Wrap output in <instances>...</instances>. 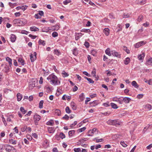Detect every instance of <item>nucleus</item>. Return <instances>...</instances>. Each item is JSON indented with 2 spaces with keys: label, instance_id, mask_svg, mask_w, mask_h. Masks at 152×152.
Instances as JSON below:
<instances>
[{
  "label": "nucleus",
  "instance_id": "nucleus-39",
  "mask_svg": "<svg viewBox=\"0 0 152 152\" xmlns=\"http://www.w3.org/2000/svg\"><path fill=\"white\" fill-rule=\"evenodd\" d=\"M49 29L48 28H44L42 29V31L43 32H48L49 31Z\"/></svg>",
  "mask_w": 152,
  "mask_h": 152
},
{
  "label": "nucleus",
  "instance_id": "nucleus-23",
  "mask_svg": "<svg viewBox=\"0 0 152 152\" xmlns=\"http://www.w3.org/2000/svg\"><path fill=\"white\" fill-rule=\"evenodd\" d=\"M9 142L10 143L13 145H15L16 144V141L12 139H9Z\"/></svg>",
  "mask_w": 152,
  "mask_h": 152
},
{
  "label": "nucleus",
  "instance_id": "nucleus-33",
  "mask_svg": "<svg viewBox=\"0 0 152 152\" xmlns=\"http://www.w3.org/2000/svg\"><path fill=\"white\" fill-rule=\"evenodd\" d=\"M110 104L111 106L113 109H116L118 108V107L116 104L113 103H111Z\"/></svg>",
  "mask_w": 152,
  "mask_h": 152
},
{
  "label": "nucleus",
  "instance_id": "nucleus-16",
  "mask_svg": "<svg viewBox=\"0 0 152 152\" xmlns=\"http://www.w3.org/2000/svg\"><path fill=\"white\" fill-rule=\"evenodd\" d=\"M6 60L9 63L10 66H11L12 65V60L11 59L7 57L6 58Z\"/></svg>",
  "mask_w": 152,
  "mask_h": 152
},
{
  "label": "nucleus",
  "instance_id": "nucleus-17",
  "mask_svg": "<svg viewBox=\"0 0 152 152\" xmlns=\"http://www.w3.org/2000/svg\"><path fill=\"white\" fill-rule=\"evenodd\" d=\"M9 66L7 65H5L4 66V68L3 69V71L5 72H7L9 71Z\"/></svg>",
  "mask_w": 152,
  "mask_h": 152
},
{
  "label": "nucleus",
  "instance_id": "nucleus-30",
  "mask_svg": "<svg viewBox=\"0 0 152 152\" xmlns=\"http://www.w3.org/2000/svg\"><path fill=\"white\" fill-rule=\"evenodd\" d=\"M105 53L109 56H110L111 55L112 53H111L110 51V49L109 48H107L105 51Z\"/></svg>",
  "mask_w": 152,
  "mask_h": 152
},
{
  "label": "nucleus",
  "instance_id": "nucleus-5",
  "mask_svg": "<svg viewBox=\"0 0 152 152\" xmlns=\"http://www.w3.org/2000/svg\"><path fill=\"white\" fill-rule=\"evenodd\" d=\"M37 53L36 52H34L33 54H31L30 55V60L31 62H34L36 58Z\"/></svg>",
  "mask_w": 152,
  "mask_h": 152
},
{
  "label": "nucleus",
  "instance_id": "nucleus-38",
  "mask_svg": "<svg viewBox=\"0 0 152 152\" xmlns=\"http://www.w3.org/2000/svg\"><path fill=\"white\" fill-rule=\"evenodd\" d=\"M54 54H56L57 56H59L61 54V52L57 49L54 50Z\"/></svg>",
  "mask_w": 152,
  "mask_h": 152
},
{
  "label": "nucleus",
  "instance_id": "nucleus-9",
  "mask_svg": "<svg viewBox=\"0 0 152 152\" xmlns=\"http://www.w3.org/2000/svg\"><path fill=\"white\" fill-rule=\"evenodd\" d=\"M90 105L91 107H95L98 104V101L97 100H94L92 102L90 103Z\"/></svg>",
  "mask_w": 152,
  "mask_h": 152
},
{
  "label": "nucleus",
  "instance_id": "nucleus-31",
  "mask_svg": "<svg viewBox=\"0 0 152 152\" xmlns=\"http://www.w3.org/2000/svg\"><path fill=\"white\" fill-rule=\"evenodd\" d=\"M62 74L63 75V76L64 77H68L69 75V74L67 73L65 71H63L62 73Z\"/></svg>",
  "mask_w": 152,
  "mask_h": 152
},
{
  "label": "nucleus",
  "instance_id": "nucleus-48",
  "mask_svg": "<svg viewBox=\"0 0 152 152\" xmlns=\"http://www.w3.org/2000/svg\"><path fill=\"white\" fill-rule=\"evenodd\" d=\"M96 69H95L94 68L93 69V70L91 72V74L92 75L93 77H95L96 76Z\"/></svg>",
  "mask_w": 152,
  "mask_h": 152
},
{
  "label": "nucleus",
  "instance_id": "nucleus-3",
  "mask_svg": "<svg viewBox=\"0 0 152 152\" xmlns=\"http://www.w3.org/2000/svg\"><path fill=\"white\" fill-rule=\"evenodd\" d=\"M19 24L21 26L24 25L26 24L27 22L26 19L23 18H19Z\"/></svg>",
  "mask_w": 152,
  "mask_h": 152
},
{
  "label": "nucleus",
  "instance_id": "nucleus-8",
  "mask_svg": "<svg viewBox=\"0 0 152 152\" xmlns=\"http://www.w3.org/2000/svg\"><path fill=\"white\" fill-rule=\"evenodd\" d=\"M34 121H39L41 119V116L39 115L36 113L33 116Z\"/></svg>",
  "mask_w": 152,
  "mask_h": 152
},
{
  "label": "nucleus",
  "instance_id": "nucleus-46",
  "mask_svg": "<svg viewBox=\"0 0 152 152\" xmlns=\"http://www.w3.org/2000/svg\"><path fill=\"white\" fill-rule=\"evenodd\" d=\"M44 102V101L43 100L40 101L39 102V107L40 109H41L43 107V104Z\"/></svg>",
  "mask_w": 152,
  "mask_h": 152
},
{
  "label": "nucleus",
  "instance_id": "nucleus-56",
  "mask_svg": "<svg viewBox=\"0 0 152 152\" xmlns=\"http://www.w3.org/2000/svg\"><path fill=\"white\" fill-rule=\"evenodd\" d=\"M130 15L128 13L126 14L124 13L123 16V18H127L129 17Z\"/></svg>",
  "mask_w": 152,
  "mask_h": 152
},
{
  "label": "nucleus",
  "instance_id": "nucleus-42",
  "mask_svg": "<svg viewBox=\"0 0 152 152\" xmlns=\"http://www.w3.org/2000/svg\"><path fill=\"white\" fill-rule=\"evenodd\" d=\"M65 111L67 113H70L71 112V110H70L69 107L68 106L66 107L65 108Z\"/></svg>",
  "mask_w": 152,
  "mask_h": 152
},
{
  "label": "nucleus",
  "instance_id": "nucleus-25",
  "mask_svg": "<svg viewBox=\"0 0 152 152\" xmlns=\"http://www.w3.org/2000/svg\"><path fill=\"white\" fill-rule=\"evenodd\" d=\"M144 56L145 54L144 53H142L141 54H140L138 56L139 60H143L144 58Z\"/></svg>",
  "mask_w": 152,
  "mask_h": 152
},
{
  "label": "nucleus",
  "instance_id": "nucleus-14",
  "mask_svg": "<svg viewBox=\"0 0 152 152\" xmlns=\"http://www.w3.org/2000/svg\"><path fill=\"white\" fill-rule=\"evenodd\" d=\"M85 98L84 94L83 93H81L79 96V99L80 100V101L82 102L83 101Z\"/></svg>",
  "mask_w": 152,
  "mask_h": 152
},
{
  "label": "nucleus",
  "instance_id": "nucleus-45",
  "mask_svg": "<svg viewBox=\"0 0 152 152\" xmlns=\"http://www.w3.org/2000/svg\"><path fill=\"white\" fill-rule=\"evenodd\" d=\"M123 49L127 54H129L130 53V52L129 50L127 49L126 46H124Z\"/></svg>",
  "mask_w": 152,
  "mask_h": 152
},
{
  "label": "nucleus",
  "instance_id": "nucleus-63",
  "mask_svg": "<svg viewBox=\"0 0 152 152\" xmlns=\"http://www.w3.org/2000/svg\"><path fill=\"white\" fill-rule=\"evenodd\" d=\"M141 46L139 42L136 43L134 45V46L136 48H137L139 47H140Z\"/></svg>",
  "mask_w": 152,
  "mask_h": 152
},
{
  "label": "nucleus",
  "instance_id": "nucleus-15",
  "mask_svg": "<svg viewBox=\"0 0 152 152\" xmlns=\"http://www.w3.org/2000/svg\"><path fill=\"white\" fill-rule=\"evenodd\" d=\"M103 31L104 33L106 36H108L109 35L110 30L109 28H104Z\"/></svg>",
  "mask_w": 152,
  "mask_h": 152
},
{
  "label": "nucleus",
  "instance_id": "nucleus-34",
  "mask_svg": "<svg viewBox=\"0 0 152 152\" xmlns=\"http://www.w3.org/2000/svg\"><path fill=\"white\" fill-rule=\"evenodd\" d=\"M84 78L87 79L90 83H93L94 82V81L91 78H88L86 77H85Z\"/></svg>",
  "mask_w": 152,
  "mask_h": 152
},
{
  "label": "nucleus",
  "instance_id": "nucleus-32",
  "mask_svg": "<svg viewBox=\"0 0 152 152\" xmlns=\"http://www.w3.org/2000/svg\"><path fill=\"white\" fill-rule=\"evenodd\" d=\"M18 61L22 65H23L24 64V60L21 58H19Z\"/></svg>",
  "mask_w": 152,
  "mask_h": 152
},
{
  "label": "nucleus",
  "instance_id": "nucleus-20",
  "mask_svg": "<svg viewBox=\"0 0 152 152\" xmlns=\"http://www.w3.org/2000/svg\"><path fill=\"white\" fill-rule=\"evenodd\" d=\"M132 85L135 88H138L139 86L135 81H133L132 83Z\"/></svg>",
  "mask_w": 152,
  "mask_h": 152
},
{
  "label": "nucleus",
  "instance_id": "nucleus-35",
  "mask_svg": "<svg viewBox=\"0 0 152 152\" xmlns=\"http://www.w3.org/2000/svg\"><path fill=\"white\" fill-rule=\"evenodd\" d=\"M20 110L23 114H25L26 112V111L25 110L24 108L22 107H20Z\"/></svg>",
  "mask_w": 152,
  "mask_h": 152
},
{
  "label": "nucleus",
  "instance_id": "nucleus-44",
  "mask_svg": "<svg viewBox=\"0 0 152 152\" xmlns=\"http://www.w3.org/2000/svg\"><path fill=\"white\" fill-rule=\"evenodd\" d=\"M71 106L72 107V109L73 110H75L76 109V107L75 105V104L74 102H72L71 103Z\"/></svg>",
  "mask_w": 152,
  "mask_h": 152
},
{
  "label": "nucleus",
  "instance_id": "nucleus-22",
  "mask_svg": "<svg viewBox=\"0 0 152 152\" xmlns=\"http://www.w3.org/2000/svg\"><path fill=\"white\" fill-rule=\"evenodd\" d=\"M30 30L32 31H39V30L38 28H37L34 26H33L32 27H31L30 28Z\"/></svg>",
  "mask_w": 152,
  "mask_h": 152
},
{
  "label": "nucleus",
  "instance_id": "nucleus-26",
  "mask_svg": "<svg viewBox=\"0 0 152 152\" xmlns=\"http://www.w3.org/2000/svg\"><path fill=\"white\" fill-rule=\"evenodd\" d=\"M88 139L87 138H83L79 140V142H81L82 144L84 143L85 141L88 140Z\"/></svg>",
  "mask_w": 152,
  "mask_h": 152
},
{
  "label": "nucleus",
  "instance_id": "nucleus-12",
  "mask_svg": "<svg viewBox=\"0 0 152 152\" xmlns=\"http://www.w3.org/2000/svg\"><path fill=\"white\" fill-rule=\"evenodd\" d=\"M48 132L50 133H53L55 131L54 128L53 127H48Z\"/></svg>",
  "mask_w": 152,
  "mask_h": 152
},
{
  "label": "nucleus",
  "instance_id": "nucleus-28",
  "mask_svg": "<svg viewBox=\"0 0 152 152\" xmlns=\"http://www.w3.org/2000/svg\"><path fill=\"white\" fill-rule=\"evenodd\" d=\"M55 114L56 115L60 116L61 115V111L58 109H56L55 110Z\"/></svg>",
  "mask_w": 152,
  "mask_h": 152
},
{
  "label": "nucleus",
  "instance_id": "nucleus-6",
  "mask_svg": "<svg viewBox=\"0 0 152 152\" xmlns=\"http://www.w3.org/2000/svg\"><path fill=\"white\" fill-rule=\"evenodd\" d=\"M57 77L53 74H52L50 75L47 78V79L48 80H55L57 79Z\"/></svg>",
  "mask_w": 152,
  "mask_h": 152
},
{
  "label": "nucleus",
  "instance_id": "nucleus-59",
  "mask_svg": "<svg viewBox=\"0 0 152 152\" xmlns=\"http://www.w3.org/2000/svg\"><path fill=\"white\" fill-rule=\"evenodd\" d=\"M4 93L7 94L9 92V91H11V90L7 88H5L4 89Z\"/></svg>",
  "mask_w": 152,
  "mask_h": 152
},
{
  "label": "nucleus",
  "instance_id": "nucleus-57",
  "mask_svg": "<svg viewBox=\"0 0 152 152\" xmlns=\"http://www.w3.org/2000/svg\"><path fill=\"white\" fill-rule=\"evenodd\" d=\"M143 19V17L142 15H140L139 16L138 18L137 19V21L138 22H140Z\"/></svg>",
  "mask_w": 152,
  "mask_h": 152
},
{
  "label": "nucleus",
  "instance_id": "nucleus-10",
  "mask_svg": "<svg viewBox=\"0 0 152 152\" xmlns=\"http://www.w3.org/2000/svg\"><path fill=\"white\" fill-rule=\"evenodd\" d=\"M131 100V99L129 97H123V102L125 103H129Z\"/></svg>",
  "mask_w": 152,
  "mask_h": 152
},
{
  "label": "nucleus",
  "instance_id": "nucleus-21",
  "mask_svg": "<svg viewBox=\"0 0 152 152\" xmlns=\"http://www.w3.org/2000/svg\"><path fill=\"white\" fill-rule=\"evenodd\" d=\"M54 124L53 121L52 120H50L48 121L46 123V124L49 126H53Z\"/></svg>",
  "mask_w": 152,
  "mask_h": 152
},
{
  "label": "nucleus",
  "instance_id": "nucleus-49",
  "mask_svg": "<svg viewBox=\"0 0 152 152\" xmlns=\"http://www.w3.org/2000/svg\"><path fill=\"white\" fill-rule=\"evenodd\" d=\"M97 130V129L96 128H94L92 129V130H89L88 132V133H92V134H94L96 131Z\"/></svg>",
  "mask_w": 152,
  "mask_h": 152
},
{
  "label": "nucleus",
  "instance_id": "nucleus-29",
  "mask_svg": "<svg viewBox=\"0 0 152 152\" xmlns=\"http://www.w3.org/2000/svg\"><path fill=\"white\" fill-rule=\"evenodd\" d=\"M118 102L120 104H122L123 103V97H121L118 98Z\"/></svg>",
  "mask_w": 152,
  "mask_h": 152
},
{
  "label": "nucleus",
  "instance_id": "nucleus-43",
  "mask_svg": "<svg viewBox=\"0 0 152 152\" xmlns=\"http://www.w3.org/2000/svg\"><path fill=\"white\" fill-rule=\"evenodd\" d=\"M86 129L85 127H83L77 130V132H81L85 131Z\"/></svg>",
  "mask_w": 152,
  "mask_h": 152
},
{
  "label": "nucleus",
  "instance_id": "nucleus-27",
  "mask_svg": "<svg viewBox=\"0 0 152 152\" xmlns=\"http://www.w3.org/2000/svg\"><path fill=\"white\" fill-rule=\"evenodd\" d=\"M81 32H83L86 33H89L91 32V30L89 29H83L81 30Z\"/></svg>",
  "mask_w": 152,
  "mask_h": 152
},
{
  "label": "nucleus",
  "instance_id": "nucleus-1",
  "mask_svg": "<svg viewBox=\"0 0 152 152\" xmlns=\"http://www.w3.org/2000/svg\"><path fill=\"white\" fill-rule=\"evenodd\" d=\"M107 124L110 125L115 126L120 125L119 122L116 120H109L107 121Z\"/></svg>",
  "mask_w": 152,
  "mask_h": 152
},
{
  "label": "nucleus",
  "instance_id": "nucleus-40",
  "mask_svg": "<svg viewBox=\"0 0 152 152\" xmlns=\"http://www.w3.org/2000/svg\"><path fill=\"white\" fill-rule=\"evenodd\" d=\"M4 147L6 148V145L0 144V152H2V150L4 149Z\"/></svg>",
  "mask_w": 152,
  "mask_h": 152
},
{
  "label": "nucleus",
  "instance_id": "nucleus-51",
  "mask_svg": "<svg viewBox=\"0 0 152 152\" xmlns=\"http://www.w3.org/2000/svg\"><path fill=\"white\" fill-rule=\"evenodd\" d=\"M19 19H15L13 20V24H15L18 23L19 24Z\"/></svg>",
  "mask_w": 152,
  "mask_h": 152
},
{
  "label": "nucleus",
  "instance_id": "nucleus-18",
  "mask_svg": "<svg viewBox=\"0 0 152 152\" xmlns=\"http://www.w3.org/2000/svg\"><path fill=\"white\" fill-rule=\"evenodd\" d=\"M17 100L18 101H20L22 98V95L20 93H18L17 95Z\"/></svg>",
  "mask_w": 152,
  "mask_h": 152
},
{
  "label": "nucleus",
  "instance_id": "nucleus-62",
  "mask_svg": "<svg viewBox=\"0 0 152 152\" xmlns=\"http://www.w3.org/2000/svg\"><path fill=\"white\" fill-rule=\"evenodd\" d=\"M121 144L124 147H126L127 145L124 141H121L120 142Z\"/></svg>",
  "mask_w": 152,
  "mask_h": 152
},
{
  "label": "nucleus",
  "instance_id": "nucleus-47",
  "mask_svg": "<svg viewBox=\"0 0 152 152\" xmlns=\"http://www.w3.org/2000/svg\"><path fill=\"white\" fill-rule=\"evenodd\" d=\"M59 137L62 139L65 137V135L63 132H61L59 134Z\"/></svg>",
  "mask_w": 152,
  "mask_h": 152
},
{
  "label": "nucleus",
  "instance_id": "nucleus-4",
  "mask_svg": "<svg viewBox=\"0 0 152 152\" xmlns=\"http://www.w3.org/2000/svg\"><path fill=\"white\" fill-rule=\"evenodd\" d=\"M50 82L52 85H58L60 84V81L58 80V78L55 80H50Z\"/></svg>",
  "mask_w": 152,
  "mask_h": 152
},
{
  "label": "nucleus",
  "instance_id": "nucleus-37",
  "mask_svg": "<svg viewBox=\"0 0 152 152\" xmlns=\"http://www.w3.org/2000/svg\"><path fill=\"white\" fill-rule=\"evenodd\" d=\"M75 133V131L74 130H71L68 132L69 135L70 136H72Z\"/></svg>",
  "mask_w": 152,
  "mask_h": 152
},
{
  "label": "nucleus",
  "instance_id": "nucleus-24",
  "mask_svg": "<svg viewBox=\"0 0 152 152\" xmlns=\"http://www.w3.org/2000/svg\"><path fill=\"white\" fill-rule=\"evenodd\" d=\"M38 43L39 45H42L43 46H45V41L41 39L39 40Z\"/></svg>",
  "mask_w": 152,
  "mask_h": 152
},
{
  "label": "nucleus",
  "instance_id": "nucleus-53",
  "mask_svg": "<svg viewBox=\"0 0 152 152\" xmlns=\"http://www.w3.org/2000/svg\"><path fill=\"white\" fill-rule=\"evenodd\" d=\"M96 140V142H97V143L102 142V141H103V140H104V139L102 138H101L100 139H96V138H95L94 139V140Z\"/></svg>",
  "mask_w": 152,
  "mask_h": 152
},
{
  "label": "nucleus",
  "instance_id": "nucleus-36",
  "mask_svg": "<svg viewBox=\"0 0 152 152\" xmlns=\"http://www.w3.org/2000/svg\"><path fill=\"white\" fill-rule=\"evenodd\" d=\"M73 54L75 56H76L78 54V51L77 48L74 49L72 51Z\"/></svg>",
  "mask_w": 152,
  "mask_h": 152
},
{
  "label": "nucleus",
  "instance_id": "nucleus-2",
  "mask_svg": "<svg viewBox=\"0 0 152 152\" xmlns=\"http://www.w3.org/2000/svg\"><path fill=\"white\" fill-rule=\"evenodd\" d=\"M6 148L5 150L7 152H16V149L13 147L8 144H6Z\"/></svg>",
  "mask_w": 152,
  "mask_h": 152
},
{
  "label": "nucleus",
  "instance_id": "nucleus-50",
  "mask_svg": "<svg viewBox=\"0 0 152 152\" xmlns=\"http://www.w3.org/2000/svg\"><path fill=\"white\" fill-rule=\"evenodd\" d=\"M91 54L93 55L94 56H96V50H92L91 51Z\"/></svg>",
  "mask_w": 152,
  "mask_h": 152
},
{
  "label": "nucleus",
  "instance_id": "nucleus-41",
  "mask_svg": "<svg viewBox=\"0 0 152 152\" xmlns=\"http://www.w3.org/2000/svg\"><path fill=\"white\" fill-rule=\"evenodd\" d=\"M145 108L149 110H150L151 109V105L150 104H147L146 105H145Z\"/></svg>",
  "mask_w": 152,
  "mask_h": 152
},
{
  "label": "nucleus",
  "instance_id": "nucleus-7",
  "mask_svg": "<svg viewBox=\"0 0 152 152\" xmlns=\"http://www.w3.org/2000/svg\"><path fill=\"white\" fill-rule=\"evenodd\" d=\"M112 54L114 56L118 58H121V54L118 52L115 51V50H112L111 51Z\"/></svg>",
  "mask_w": 152,
  "mask_h": 152
},
{
  "label": "nucleus",
  "instance_id": "nucleus-64",
  "mask_svg": "<svg viewBox=\"0 0 152 152\" xmlns=\"http://www.w3.org/2000/svg\"><path fill=\"white\" fill-rule=\"evenodd\" d=\"M27 129V126H24L23 127L21 128V130L22 132H24Z\"/></svg>",
  "mask_w": 152,
  "mask_h": 152
},
{
  "label": "nucleus",
  "instance_id": "nucleus-11",
  "mask_svg": "<svg viewBox=\"0 0 152 152\" xmlns=\"http://www.w3.org/2000/svg\"><path fill=\"white\" fill-rule=\"evenodd\" d=\"M10 39L11 41L13 42H15L16 39V37L15 35L13 34H11Z\"/></svg>",
  "mask_w": 152,
  "mask_h": 152
},
{
  "label": "nucleus",
  "instance_id": "nucleus-52",
  "mask_svg": "<svg viewBox=\"0 0 152 152\" xmlns=\"http://www.w3.org/2000/svg\"><path fill=\"white\" fill-rule=\"evenodd\" d=\"M75 152H81V150L80 148H75L74 149Z\"/></svg>",
  "mask_w": 152,
  "mask_h": 152
},
{
  "label": "nucleus",
  "instance_id": "nucleus-19",
  "mask_svg": "<svg viewBox=\"0 0 152 152\" xmlns=\"http://www.w3.org/2000/svg\"><path fill=\"white\" fill-rule=\"evenodd\" d=\"M146 1V0H138L137 3L138 4L143 5L145 3Z\"/></svg>",
  "mask_w": 152,
  "mask_h": 152
},
{
  "label": "nucleus",
  "instance_id": "nucleus-55",
  "mask_svg": "<svg viewBox=\"0 0 152 152\" xmlns=\"http://www.w3.org/2000/svg\"><path fill=\"white\" fill-rule=\"evenodd\" d=\"M69 118V117L67 114H66L64 116L62 117V119L64 120H68Z\"/></svg>",
  "mask_w": 152,
  "mask_h": 152
},
{
  "label": "nucleus",
  "instance_id": "nucleus-13",
  "mask_svg": "<svg viewBox=\"0 0 152 152\" xmlns=\"http://www.w3.org/2000/svg\"><path fill=\"white\" fill-rule=\"evenodd\" d=\"M130 61V58L129 57H127L124 60V63L126 65H127L129 63Z\"/></svg>",
  "mask_w": 152,
  "mask_h": 152
},
{
  "label": "nucleus",
  "instance_id": "nucleus-61",
  "mask_svg": "<svg viewBox=\"0 0 152 152\" xmlns=\"http://www.w3.org/2000/svg\"><path fill=\"white\" fill-rule=\"evenodd\" d=\"M38 13L40 16H43L44 15V13L42 11H39Z\"/></svg>",
  "mask_w": 152,
  "mask_h": 152
},
{
  "label": "nucleus",
  "instance_id": "nucleus-54",
  "mask_svg": "<svg viewBox=\"0 0 152 152\" xmlns=\"http://www.w3.org/2000/svg\"><path fill=\"white\" fill-rule=\"evenodd\" d=\"M42 70L43 71V73L45 75H47L48 74L49 72V70H48V71H45V70L43 69H42Z\"/></svg>",
  "mask_w": 152,
  "mask_h": 152
},
{
  "label": "nucleus",
  "instance_id": "nucleus-60",
  "mask_svg": "<svg viewBox=\"0 0 152 152\" xmlns=\"http://www.w3.org/2000/svg\"><path fill=\"white\" fill-rule=\"evenodd\" d=\"M84 45L86 48H88L90 45L89 43L87 42H85L84 43Z\"/></svg>",
  "mask_w": 152,
  "mask_h": 152
},
{
  "label": "nucleus",
  "instance_id": "nucleus-58",
  "mask_svg": "<svg viewBox=\"0 0 152 152\" xmlns=\"http://www.w3.org/2000/svg\"><path fill=\"white\" fill-rule=\"evenodd\" d=\"M52 36L53 37H55L58 36V34L56 32H54L52 34Z\"/></svg>",
  "mask_w": 152,
  "mask_h": 152
}]
</instances>
